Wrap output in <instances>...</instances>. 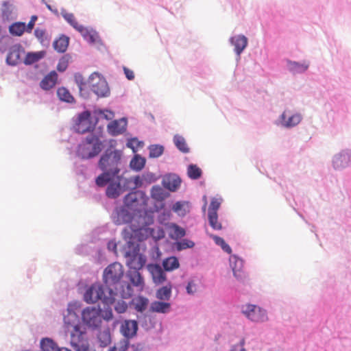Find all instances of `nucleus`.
<instances>
[{"instance_id":"f257e3e1","label":"nucleus","mask_w":351,"mask_h":351,"mask_svg":"<svg viewBox=\"0 0 351 351\" xmlns=\"http://www.w3.org/2000/svg\"><path fill=\"white\" fill-rule=\"evenodd\" d=\"M148 197L142 191H135L129 193L123 199L124 207L117 208L114 216V221L117 225L128 223L131 219L128 210L133 213H140L145 210L147 206Z\"/></svg>"},{"instance_id":"f03ea898","label":"nucleus","mask_w":351,"mask_h":351,"mask_svg":"<svg viewBox=\"0 0 351 351\" xmlns=\"http://www.w3.org/2000/svg\"><path fill=\"white\" fill-rule=\"evenodd\" d=\"M108 295L105 293L104 289L99 283H94L88 287L84 295V301L88 304L95 303L102 300L106 304H112L114 301V292L112 289H108Z\"/></svg>"},{"instance_id":"7ed1b4c3","label":"nucleus","mask_w":351,"mask_h":351,"mask_svg":"<svg viewBox=\"0 0 351 351\" xmlns=\"http://www.w3.org/2000/svg\"><path fill=\"white\" fill-rule=\"evenodd\" d=\"M101 143L99 137L96 135L90 134L79 145L77 154L84 159L91 158L101 152Z\"/></svg>"},{"instance_id":"20e7f679","label":"nucleus","mask_w":351,"mask_h":351,"mask_svg":"<svg viewBox=\"0 0 351 351\" xmlns=\"http://www.w3.org/2000/svg\"><path fill=\"white\" fill-rule=\"evenodd\" d=\"M123 268L121 264L114 263L108 265L104 271L103 280L108 289H117V286L123 276Z\"/></svg>"},{"instance_id":"39448f33","label":"nucleus","mask_w":351,"mask_h":351,"mask_svg":"<svg viewBox=\"0 0 351 351\" xmlns=\"http://www.w3.org/2000/svg\"><path fill=\"white\" fill-rule=\"evenodd\" d=\"M121 152L119 150L108 149L101 156L99 167L102 171L112 172V174H118L119 169L118 164L121 160Z\"/></svg>"},{"instance_id":"423d86ee","label":"nucleus","mask_w":351,"mask_h":351,"mask_svg":"<svg viewBox=\"0 0 351 351\" xmlns=\"http://www.w3.org/2000/svg\"><path fill=\"white\" fill-rule=\"evenodd\" d=\"M71 345L75 351L88 350L89 344L81 326H74V330L71 331Z\"/></svg>"},{"instance_id":"0eeeda50","label":"nucleus","mask_w":351,"mask_h":351,"mask_svg":"<svg viewBox=\"0 0 351 351\" xmlns=\"http://www.w3.org/2000/svg\"><path fill=\"white\" fill-rule=\"evenodd\" d=\"M82 319L89 327L98 328L101 324V311L99 308L86 307L82 313Z\"/></svg>"},{"instance_id":"6e6552de","label":"nucleus","mask_w":351,"mask_h":351,"mask_svg":"<svg viewBox=\"0 0 351 351\" xmlns=\"http://www.w3.org/2000/svg\"><path fill=\"white\" fill-rule=\"evenodd\" d=\"M89 83L92 91L98 97H106L108 95L110 90L108 84L98 73H94L90 75Z\"/></svg>"},{"instance_id":"1a4fd4ad","label":"nucleus","mask_w":351,"mask_h":351,"mask_svg":"<svg viewBox=\"0 0 351 351\" xmlns=\"http://www.w3.org/2000/svg\"><path fill=\"white\" fill-rule=\"evenodd\" d=\"M242 313L252 322H262L267 319L265 311L254 304L243 306Z\"/></svg>"},{"instance_id":"9d476101","label":"nucleus","mask_w":351,"mask_h":351,"mask_svg":"<svg viewBox=\"0 0 351 351\" xmlns=\"http://www.w3.org/2000/svg\"><path fill=\"white\" fill-rule=\"evenodd\" d=\"M95 125L90 120V113L84 111L79 114L75 129L77 133L84 134L94 129Z\"/></svg>"},{"instance_id":"9b49d317","label":"nucleus","mask_w":351,"mask_h":351,"mask_svg":"<svg viewBox=\"0 0 351 351\" xmlns=\"http://www.w3.org/2000/svg\"><path fill=\"white\" fill-rule=\"evenodd\" d=\"M24 53V49L21 45H14L12 46L8 51L6 62L10 65H16L21 62V54Z\"/></svg>"},{"instance_id":"f8f14e48","label":"nucleus","mask_w":351,"mask_h":351,"mask_svg":"<svg viewBox=\"0 0 351 351\" xmlns=\"http://www.w3.org/2000/svg\"><path fill=\"white\" fill-rule=\"evenodd\" d=\"M127 128V120L125 118L111 121L107 126L108 133L112 136L123 134Z\"/></svg>"},{"instance_id":"ddd939ff","label":"nucleus","mask_w":351,"mask_h":351,"mask_svg":"<svg viewBox=\"0 0 351 351\" xmlns=\"http://www.w3.org/2000/svg\"><path fill=\"white\" fill-rule=\"evenodd\" d=\"M148 269L152 274L153 282L155 284H162L167 280L166 274L159 265H149Z\"/></svg>"},{"instance_id":"4468645a","label":"nucleus","mask_w":351,"mask_h":351,"mask_svg":"<svg viewBox=\"0 0 351 351\" xmlns=\"http://www.w3.org/2000/svg\"><path fill=\"white\" fill-rule=\"evenodd\" d=\"M138 330V324L135 320H125L121 326L120 330L123 335L126 338H132L136 335Z\"/></svg>"},{"instance_id":"2eb2a0df","label":"nucleus","mask_w":351,"mask_h":351,"mask_svg":"<svg viewBox=\"0 0 351 351\" xmlns=\"http://www.w3.org/2000/svg\"><path fill=\"white\" fill-rule=\"evenodd\" d=\"M234 276L239 280H243L246 277L245 273L243 271V261L236 256H232L230 258Z\"/></svg>"},{"instance_id":"dca6fc26","label":"nucleus","mask_w":351,"mask_h":351,"mask_svg":"<svg viewBox=\"0 0 351 351\" xmlns=\"http://www.w3.org/2000/svg\"><path fill=\"white\" fill-rule=\"evenodd\" d=\"M162 184L165 189L171 191H175L180 186L181 180L176 175H169L163 178Z\"/></svg>"},{"instance_id":"f3484780","label":"nucleus","mask_w":351,"mask_h":351,"mask_svg":"<svg viewBox=\"0 0 351 351\" xmlns=\"http://www.w3.org/2000/svg\"><path fill=\"white\" fill-rule=\"evenodd\" d=\"M58 77L55 71H51L40 82V88L45 90H50L56 84Z\"/></svg>"},{"instance_id":"a211bd4d","label":"nucleus","mask_w":351,"mask_h":351,"mask_svg":"<svg viewBox=\"0 0 351 351\" xmlns=\"http://www.w3.org/2000/svg\"><path fill=\"white\" fill-rule=\"evenodd\" d=\"M124 192V189L121 187L119 180L112 181L108 186L106 194L108 197L111 199L117 198Z\"/></svg>"},{"instance_id":"6ab92c4d","label":"nucleus","mask_w":351,"mask_h":351,"mask_svg":"<svg viewBox=\"0 0 351 351\" xmlns=\"http://www.w3.org/2000/svg\"><path fill=\"white\" fill-rule=\"evenodd\" d=\"M230 42L234 45V51L239 56L247 45V38L243 35L232 36L230 38Z\"/></svg>"},{"instance_id":"aec40b11","label":"nucleus","mask_w":351,"mask_h":351,"mask_svg":"<svg viewBox=\"0 0 351 351\" xmlns=\"http://www.w3.org/2000/svg\"><path fill=\"white\" fill-rule=\"evenodd\" d=\"M282 124L287 128L298 125L301 121V116L298 114L289 115L288 112H284L281 116Z\"/></svg>"},{"instance_id":"412c9836","label":"nucleus","mask_w":351,"mask_h":351,"mask_svg":"<svg viewBox=\"0 0 351 351\" xmlns=\"http://www.w3.org/2000/svg\"><path fill=\"white\" fill-rule=\"evenodd\" d=\"M348 161H351L350 154H340L334 157L332 162L335 169H339L348 166Z\"/></svg>"},{"instance_id":"4be33fe9","label":"nucleus","mask_w":351,"mask_h":351,"mask_svg":"<svg viewBox=\"0 0 351 351\" xmlns=\"http://www.w3.org/2000/svg\"><path fill=\"white\" fill-rule=\"evenodd\" d=\"M171 304L169 302L160 301L153 302L149 307V311L158 313H167L169 312Z\"/></svg>"},{"instance_id":"5701e85b","label":"nucleus","mask_w":351,"mask_h":351,"mask_svg":"<svg viewBox=\"0 0 351 351\" xmlns=\"http://www.w3.org/2000/svg\"><path fill=\"white\" fill-rule=\"evenodd\" d=\"M40 351H71L66 348H58L56 344L50 339L45 338L40 342Z\"/></svg>"},{"instance_id":"b1692460","label":"nucleus","mask_w":351,"mask_h":351,"mask_svg":"<svg viewBox=\"0 0 351 351\" xmlns=\"http://www.w3.org/2000/svg\"><path fill=\"white\" fill-rule=\"evenodd\" d=\"M132 304L137 312L143 313L148 307L149 300L142 295H138L132 300Z\"/></svg>"},{"instance_id":"393cba45","label":"nucleus","mask_w":351,"mask_h":351,"mask_svg":"<svg viewBox=\"0 0 351 351\" xmlns=\"http://www.w3.org/2000/svg\"><path fill=\"white\" fill-rule=\"evenodd\" d=\"M169 195V193L167 192L164 189H162L160 186L155 185L152 186L151 189L152 198L158 202H162L165 200Z\"/></svg>"},{"instance_id":"a878e982","label":"nucleus","mask_w":351,"mask_h":351,"mask_svg":"<svg viewBox=\"0 0 351 351\" xmlns=\"http://www.w3.org/2000/svg\"><path fill=\"white\" fill-rule=\"evenodd\" d=\"M145 263V259L141 255H135L127 263L129 270L139 271Z\"/></svg>"},{"instance_id":"bb28decb","label":"nucleus","mask_w":351,"mask_h":351,"mask_svg":"<svg viewBox=\"0 0 351 351\" xmlns=\"http://www.w3.org/2000/svg\"><path fill=\"white\" fill-rule=\"evenodd\" d=\"M117 174H112V172L108 171H104V173L99 175L96 178V184L98 186H106L108 182L110 181H113L114 178Z\"/></svg>"},{"instance_id":"cd10ccee","label":"nucleus","mask_w":351,"mask_h":351,"mask_svg":"<svg viewBox=\"0 0 351 351\" xmlns=\"http://www.w3.org/2000/svg\"><path fill=\"white\" fill-rule=\"evenodd\" d=\"M117 174H112V172L108 171H104V173L99 175L96 178V184L98 186H106L108 182L110 181H113L114 178Z\"/></svg>"},{"instance_id":"c85d7f7f","label":"nucleus","mask_w":351,"mask_h":351,"mask_svg":"<svg viewBox=\"0 0 351 351\" xmlns=\"http://www.w3.org/2000/svg\"><path fill=\"white\" fill-rule=\"evenodd\" d=\"M69 43V37L66 36H62L53 42V46L55 50L58 52L64 53L67 49Z\"/></svg>"},{"instance_id":"c756f323","label":"nucleus","mask_w":351,"mask_h":351,"mask_svg":"<svg viewBox=\"0 0 351 351\" xmlns=\"http://www.w3.org/2000/svg\"><path fill=\"white\" fill-rule=\"evenodd\" d=\"M128 276L134 286L143 288L144 280L138 271L128 270Z\"/></svg>"},{"instance_id":"7c9ffc66","label":"nucleus","mask_w":351,"mask_h":351,"mask_svg":"<svg viewBox=\"0 0 351 351\" xmlns=\"http://www.w3.org/2000/svg\"><path fill=\"white\" fill-rule=\"evenodd\" d=\"M25 32H26V25L23 22H15L9 27V32L14 36H21Z\"/></svg>"},{"instance_id":"2f4dec72","label":"nucleus","mask_w":351,"mask_h":351,"mask_svg":"<svg viewBox=\"0 0 351 351\" xmlns=\"http://www.w3.org/2000/svg\"><path fill=\"white\" fill-rule=\"evenodd\" d=\"M76 30L78 31L84 38V39L87 40L88 41L94 43L96 40L97 34L94 31L88 29L82 25H80Z\"/></svg>"},{"instance_id":"473e14b6","label":"nucleus","mask_w":351,"mask_h":351,"mask_svg":"<svg viewBox=\"0 0 351 351\" xmlns=\"http://www.w3.org/2000/svg\"><path fill=\"white\" fill-rule=\"evenodd\" d=\"M57 95L60 100L62 101H65L70 104L75 102V99L73 97V95L71 94L69 90L64 87H60L58 88Z\"/></svg>"},{"instance_id":"72a5a7b5","label":"nucleus","mask_w":351,"mask_h":351,"mask_svg":"<svg viewBox=\"0 0 351 351\" xmlns=\"http://www.w3.org/2000/svg\"><path fill=\"white\" fill-rule=\"evenodd\" d=\"M46 54L44 51L28 53L25 59V63L26 64H31L36 62H38L40 59L43 58Z\"/></svg>"},{"instance_id":"f704fd0d","label":"nucleus","mask_w":351,"mask_h":351,"mask_svg":"<svg viewBox=\"0 0 351 351\" xmlns=\"http://www.w3.org/2000/svg\"><path fill=\"white\" fill-rule=\"evenodd\" d=\"M77 322V316L75 313L69 311L67 315L64 317V322L68 330H69L70 328H72V330H74V326H80L76 324Z\"/></svg>"},{"instance_id":"c9c22d12","label":"nucleus","mask_w":351,"mask_h":351,"mask_svg":"<svg viewBox=\"0 0 351 351\" xmlns=\"http://www.w3.org/2000/svg\"><path fill=\"white\" fill-rule=\"evenodd\" d=\"M145 165V159L139 155H135L130 163V167L136 171H141Z\"/></svg>"},{"instance_id":"e433bc0d","label":"nucleus","mask_w":351,"mask_h":351,"mask_svg":"<svg viewBox=\"0 0 351 351\" xmlns=\"http://www.w3.org/2000/svg\"><path fill=\"white\" fill-rule=\"evenodd\" d=\"M173 142L176 147L182 152L188 153L189 152V148L183 136L178 134L175 135L173 137Z\"/></svg>"},{"instance_id":"4c0bfd02","label":"nucleus","mask_w":351,"mask_h":351,"mask_svg":"<svg viewBox=\"0 0 351 351\" xmlns=\"http://www.w3.org/2000/svg\"><path fill=\"white\" fill-rule=\"evenodd\" d=\"M171 295V285H166L160 288L156 292V298L160 300H168Z\"/></svg>"},{"instance_id":"58836bf2","label":"nucleus","mask_w":351,"mask_h":351,"mask_svg":"<svg viewBox=\"0 0 351 351\" xmlns=\"http://www.w3.org/2000/svg\"><path fill=\"white\" fill-rule=\"evenodd\" d=\"M162 265L166 271H171L178 268L179 262L176 257L171 256L163 261Z\"/></svg>"},{"instance_id":"ea45409f","label":"nucleus","mask_w":351,"mask_h":351,"mask_svg":"<svg viewBox=\"0 0 351 351\" xmlns=\"http://www.w3.org/2000/svg\"><path fill=\"white\" fill-rule=\"evenodd\" d=\"M98 340L101 347H106L109 345L111 342L110 331L108 330L100 331L98 334Z\"/></svg>"},{"instance_id":"a19ab883","label":"nucleus","mask_w":351,"mask_h":351,"mask_svg":"<svg viewBox=\"0 0 351 351\" xmlns=\"http://www.w3.org/2000/svg\"><path fill=\"white\" fill-rule=\"evenodd\" d=\"M289 69L293 73H302L304 72L308 67V64L305 63H298L296 62L289 61L288 63Z\"/></svg>"},{"instance_id":"79ce46f5","label":"nucleus","mask_w":351,"mask_h":351,"mask_svg":"<svg viewBox=\"0 0 351 351\" xmlns=\"http://www.w3.org/2000/svg\"><path fill=\"white\" fill-rule=\"evenodd\" d=\"M189 177L193 180H197L202 176V170L196 165H190L187 169Z\"/></svg>"},{"instance_id":"37998d69","label":"nucleus","mask_w":351,"mask_h":351,"mask_svg":"<svg viewBox=\"0 0 351 351\" xmlns=\"http://www.w3.org/2000/svg\"><path fill=\"white\" fill-rule=\"evenodd\" d=\"M210 237L213 238L215 243L217 245H219L224 252H227L229 254L232 253L231 247L225 242L223 238L216 235H211Z\"/></svg>"},{"instance_id":"c03bdc74","label":"nucleus","mask_w":351,"mask_h":351,"mask_svg":"<svg viewBox=\"0 0 351 351\" xmlns=\"http://www.w3.org/2000/svg\"><path fill=\"white\" fill-rule=\"evenodd\" d=\"M172 210L178 215L184 216L187 212L186 209V203L182 202H177L173 204Z\"/></svg>"},{"instance_id":"a18cd8bd","label":"nucleus","mask_w":351,"mask_h":351,"mask_svg":"<svg viewBox=\"0 0 351 351\" xmlns=\"http://www.w3.org/2000/svg\"><path fill=\"white\" fill-rule=\"evenodd\" d=\"M164 149L161 145H154L149 147V157L158 158L163 153Z\"/></svg>"},{"instance_id":"49530a36","label":"nucleus","mask_w":351,"mask_h":351,"mask_svg":"<svg viewBox=\"0 0 351 351\" xmlns=\"http://www.w3.org/2000/svg\"><path fill=\"white\" fill-rule=\"evenodd\" d=\"M208 221L210 226L217 230L221 229L222 226L220 222L218 221L217 215L208 214Z\"/></svg>"},{"instance_id":"de8ad7c7","label":"nucleus","mask_w":351,"mask_h":351,"mask_svg":"<svg viewBox=\"0 0 351 351\" xmlns=\"http://www.w3.org/2000/svg\"><path fill=\"white\" fill-rule=\"evenodd\" d=\"M170 228L171 230V232H173L176 239L182 238L186 234L185 230L176 224H172L170 226Z\"/></svg>"},{"instance_id":"09e8293b","label":"nucleus","mask_w":351,"mask_h":351,"mask_svg":"<svg viewBox=\"0 0 351 351\" xmlns=\"http://www.w3.org/2000/svg\"><path fill=\"white\" fill-rule=\"evenodd\" d=\"M69 62V57L68 56H62L57 65V70L60 72H64L68 67Z\"/></svg>"},{"instance_id":"8fccbe9b","label":"nucleus","mask_w":351,"mask_h":351,"mask_svg":"<svg viewBox=\"0 0 351 351\" xmlns=\"http://www.w3.org/2000/svg\"><path fill=\"white\" fill-rule=\"evenodd\" d=\"M64 19L75 29L78 27L80 24L77 23L75 16L72 13H64L62 14Z\"/></svg>"},{"instance_id":"3c124183","label":"nucleus","mask_w":351,"mask_h":351,"mask_svg":"<svg viewBox=\"0 0 351 351\" xmlns=\"http://www.w3.org/2000/svg\"><path fill=\"white\" fill-rule=\"evenodd\" d=\"M194 245V242L189 239H182V241L177 243V248L178 250L191 248Z\"/></svg>"},{"instance_id":"603ef678","label":"nucleus","mask_w":351,"mask_h":351,"mask_svg":"<svg viewBox=\"0 0 351 351\" xmlns=\"http://www.w3.org/2000/svg\"><path fill=\"white\" fill-rule=\"evenodd\" d=\"M221 202L217 198H213L208 208V214L217 215V211L219 209Z\"/></svg>"},{"instance_id":"864d4df0","label":"nucleus","mask_w":351,"mask_h":351,"mask_svg":"<svg viewBox=\"0 0 351 351\" xmlns=\"http://www.w3.org/2000/svg\"><path fill=\"white\" fill-rule=\"evenodd\" d=\"M125 348H128V341L123 340L117 345L110 348L109 351H125Z\"/></svg>"},{"instance_id":"5fc2aeb1","label":"nucleus","mask_w":351,"mask_h":351,"mask_svg":"<svg viewBox=\"0 0 351 351\" xmlns=\"http://www.w3.org/2000/svg\"><path fill=\"white\" fill-rule=\"evenodd\" d=\"M145 184H150L157 180V177L153 173L147 172L143 174Z\"/></svg>"},{"instance_id":"6e6d98bb","label":"nucleus","mask_w":351,"mask_h":351,"mask_svg":"<svg viewBox=\"0 0 351 351\" xmlns=\"http://www.w3.org/2000/svg\"><path fill=\"white\" fill-rule=\"evenodd\" d=\"M130 181L134 183V188L135 189L141 188L145 184L143 176H134L130 178Z\"/></svg>"},{"instance_id":"4d7b16f0","label":"nucleus","mask_w":351,"mask_h":351,"mask_svg":"<svg viewBox=\"0 0 351 351\" xmlns=\"http://www.w3.org/2000/svg\"><path fill=\"white\" fill-rule=\"evenodd\" d=\"M127 309H128V304H126L125 302H124L123 300L118 301L114 306V310L118 313H123L125 312Z\"/></svg>"},{"instance_id":"13d9d810","label":"nucleus","mask_w":351,"mask_h":351,"mask_svg":"<svg viewBox=\"0 0 351 351\" xmlns=\"http://www.w3.org/2000/svg\"><path fill=\"white\" fill-rule=\"evenodd\" d=\"M12 5L8 1H3L2 4V13L3 15L8 16L11 13Z\"/></svg>"},{"instance_id":"bf43d9fd","label":"nucleus","mask_w":351,"mask_h":351,"mask_svg":"<svg viewBox=\"0 0 351 351\" xmlns=\"http://www.w3.org/2000/svg\"><path fill=\"white\" fill-rule=\"evenodd\" d=\"M245 343V339H241L239 344L232 346L231 351H246L244 348Z\"/></svg>"},{"instance_id":"052dcab7","label":"nucleus","mask_w":351,"mask_h":351,"mask_svg":"<svg viewBox=\"0 0 351 351\" xmlns=\"http://www.w3.org/2000/svg\"><path fill=\"white\" fill-rule=\"evenodd\" d=\"M37 20V16L34 15L31 17L30 21H29L28 24L26 25V32L27 33H30L35 25V22Z\"/></svg>"},{"instance_id":"680f3d73","label":"nucleus","mask_w":351,"mask_h":351,"mask_svg":"<svg viewBox=\"0 0 351 351\" xmlns=\"http://www.w3.org/2000/svg\"><path fill=\"white\" fill-rule=\"evenodd\" d=\"M133 293V289L130 285L127 284L126 290H123L121 295L123 298H128L132 296Z\"/></svg>"},{"instance_id":"e2e57ef3","label":"nucleus","mask_w":351,"mask_h":351,"mask_svg":"<svg viewBox=\"0 0 351 351\" xmlns=\"http://www.w3.org/2000/svg\"><path fill=\"white\" fill-rule=\"evenodd\" d=\"M34 35L40 43H43L44 37L45 36V32L44 30L37 28L34 31Z\"/></svg>"},{"instance_id":"0e129e2a","label":"nucleus","mask_w":351,"mask_h":351,"mask_svg":"<svg viewBox=\"0 0 351 351\" xmlns=\"http://www.w3.org/2000/svg\"><path fill=\"white\" fill-rule=\"evenodd\" d=\"M125 351H145V350L143 346L141 344H134L131 346L128 344V348H125Z\"/></svg>"},{"instance_id":"69168bd1","label":"nucleus","mask_w":351,"mask_h":351,"mask_svg":"<svg viewBox=\"0 0 351 351\" xmlns=\"http://www.w3.org/2000/svg\"><path fill=\"white\" fill-rule=\"evenodd\" d=\"M112 318V312L111 308L106 309L103 313H101V319H104L107 321L111 319Z\"/></svg>"},{"instance_id":"338daca9","label":"nucleus","mask_w":351,"mask_h":351,"mask_svg":"<svg viewBox=\"0 0 351 351\" xmlns=\"http://www.w3.org/2000/svg\"><path fill=\"white\" fill-rule=\"evenodd\" d=\"M131 232H135L130 227L126 228L123 231V237L125 239H130L133 237Z\"/></svg>"},{"instance_id":"774afa93","label":"nucleus","mask_w":351,"mask_h":351,"mask_svg":"<svg viewBox=\"0 0 351 351\" xmlns=\"http://www.w3.org/2000/svg\"><path fill=\"white\" fill-rule=\"evenodd\" d=\"M186 291L189 294H193L196 291V285L193 281L188 283L186 286Z\"/></svg>"}]
</instances>
